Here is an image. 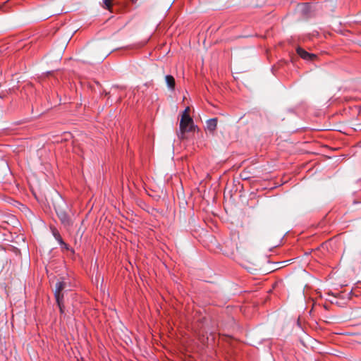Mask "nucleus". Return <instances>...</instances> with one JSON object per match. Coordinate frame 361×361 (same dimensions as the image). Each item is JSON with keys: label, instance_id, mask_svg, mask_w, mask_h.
<instances>
[{"label": "nucleus", "instance_id": "1", "mask_svg": "<svg viewBox=\"0 0 361 361\" xmlns=\"http://www.w3.org/2000/svg\"><path fill=\"white\" fill-rule=\"evenodd\" d=\"M56 214L61 224L65 228H69L73 225V220L68 213L69 207L66 201L60 196V200L54 204Z\"/></svg>", "mask_w": 361, "mask_h": 361}, {"label": "nucleus", "instance_id": "2", "mask_svg": "<svg viewBox=\"0 0 361 361\" xmlns=\"http://www.w3.org/2000/svg\"><path fill=\"white\" fill-rule=\"evenodd\" d=\"M71 288L70 280L65 277H60L55 285L54 298L56 300H63V290H68Z\"/></svg>", "mask_w": 361, "mask_h": 361}, {"label": "nucleus", "instance_id": "3", "mask_svg": "<svg viewBox=\"0 0 361 361\" xmlns=\"http://www.w3.org/2000/svg\"><path fill=\"white\" fill-rule=\"evenodd\" d=\"M194 125L192 118L191 117L181 116V119L180 121V130L178 133V137L181 140L184 139L185 133L192 131Z\"/></svg>", "mask_w": 361, "mask_h": 361}, {"label": "nucleus", "instance_id": "4", "mask_svg": "<svg viewBox=\"0 0 361 361\" xmlns=\"http://www.w3.org/2000/svg\"><path fill=\"white\" fill-rule=\"evenodd\" d=\"M141 183L142 187L143 188L145 192L151 196V197H160L162 194H166V192L164 190V186H156L154 184L149 185L146 182H139Z\"/></svg>", "mask_w": 361, "mask_h": 361}, {"label": "nucleus", "instance_id": "5", "mask_svg": "<svg viewBox=\"0 0 361 361\" xmlns=\"http://www.w3.org/2000/svg\"><path fill=\"white\" fill-rule=\"evenodd\" d=\"M103 47L104 46L102 44H99L94 48L93 51V56L94 58L97 57L99 60H103L111 52L109 49L104 50Z\"/></svg>", "mask_w": 361, "mask_h": 361}, {"label": "nucleus", "instance_id": "6", "mask_svg": "<svg viewBox=\"0 0 361 361\" xmlns=\"http://www.w3.org/2000/svg\"><path fill=\"white\" fill-rule=\"evenodd\" d=\"M225 188L230 190L231 192H237L238 191L241 192L244 189V186L242 182H226Z\"/></svg>", "mask_w": 361, "mask_h": 361}, {"label": "nucleus", "instance_id": "7", "mask_svg": "<svg viewBox=\"0 0 361 361\" xmlns=\"http://www.w3.org/2000/svg\"><path fill=\"white\" fill-rule=\"evenodd\" d=\"M296 51L301 58L307 61H313L317 58V55L310 54L301 47H298Z\"/></svg>", "mask_w": 361, "mask_h": 361}, {"label": "nucleus", "instance_id": "8", "mask_svg": "<svg viewBox=\"0 0 361 361\" xmlns=\"http://www.w3.org/2000/svg\"><path fill=\"white\" fill-rule=\"evenodd\" d=\"M216 126H217V118H216L209 119L207 121V128L209 132L214 133L216 128Z\"/></svg>", "mask_w": 361, "mask_h": 361}, {"label": "nucleus", "instance_id": "9", "mask_svg": "<svg viewBox=\"0 0 361 361\" xmlns=\"http://www.w3.org/2000/svg\"><path fill=\"white\" fill-rule=\"evenodd\" d=\"M51 233H52L53 236L54 237L56 240L59 243V244L63 245L64 241H63V238H61L59 231L54 227H51Z\"/></svg>", "mask_w": 361, "mask_h": 361}, {"label": "nucleus", "instance_id": "10", "mask_svg": "<svg viewBox=\"0 0 361 361\" xmlns=\"http://www.w3.org/2000/svg\"><path fill=\"white\" fill-rule=\"evenodd\" d=\"M165 80L166 82L167 86L172 90L175 89L176 82L174 78L171 75H168L165 77Z\"/></svg>", "mask_w": 361, "mask_h": 361}, {"label": "nucleus", "instance_id": "11", "mask_svg": "<svg viewBox=\"0 0 361 361\" xmlns=\"http://www.w3.org/2000/svg\"><path fill=\"white\" fill-rule=\"evenodd\" d=\"M298 9L302 13H307L310 9V5L307 3H303L298 5Z\"/></svg>", "mask_w": 361, "mask_h": 361}, {"label": "nucleus", "instance_id": "12", "mask_svg": "<svg viewBox=\"0 0 361 361\" xmlns=\"http://www.w3.org/2000/svg\"><path fill=\"white\" fill-rule=\"evenodd\" d=\"M56 302L57 306L59 308L61 314H65V306L63 304V300H56Z\"/></svg>", "mask_w": 361, "mask_h": 361}, {"label": "nucleus", "instance_id": "13", "mask_svg": "<svg viewBox=\"0 0 361 361\" xmlns=\"http://www.w3.org/2000/svg\"><path fill=\"white\" fill-rule=\"evenodd\" d=\"M112 1L113 0H103L104 4H105L106 8L107 9H110V8L111 7V6H112V4H111Z\"/></svg>", "mask_w": 361, "mask_h": 361}, {"label": "nucleus", "instance_id": "14", "mask_svg": "<svg viewBox=\"0 0 361 361\" xmlns=\"http://www.w3.org/2000/svg\"><path fill=\"white\" fill-rule=\"evenodd\" d=\"M189 112H190V107L188 106L185 108V109L183 112L182 116H185L186 117H190L189 115Z\"/></svg>", "mask_w": 361, "mask_h": 361}, {"label": "nucleus", "instance_id": "15", "mask_svg": "<svg viewBox=\"0 0 361 361\" xmlns=\"http://www.w3.org/2000/svg\"><path fill=\"white\" fill-rule=\"evenodd\" d=\"M62 249H65L66 250H68L70 249V247L68 244H66L65 242H64V244L63 245H60Z\"/></svg>", "mask_w": 361, "mask_h": 361}, {"label": "nucleus", "instance_id": "16", "mask_svg": "<svg viewBox=\"0 0 361 361\" xmlns=\"http://www.w3.org/2000/svg\"><path fill=\"white\" fill-rule=\"evenodd\" d=\"M14 183V185L16 186V188H18V190H19L20 188V184L18 183V182H16V181H14L13 182Z\"/></svg>", "mask_w": 361, "mask_h": 361}, {"label": "nucleus", "instance_id": "17", "mask_svg": "<svg viewBox=\"0 0 361 361\" xmlns=\"http://www.w3.org/2000/svg\"><path fill=\"white\" fill-rule=\"evenodd\" d=\"M247 180V177H244L243 178V180Z\"/></svg>", "mask_w": 361, "mask_h": 361}, {"label": "nucleus", "instance_id": "18", "mask_svg": "<svg viewBox=\"0 0 361 361\" xmlns=\"http://www.w3.org/2000/svg\"><path fill=\"white\" fill-rule=\"evenodd\" d=\"M133 3H136L137 0H130Z\"/></svg>", "mask_w": 361, "mask_h": 361}, {"label": "nucleus", "instance_id": "19", "mask_svg": "<svg viewBox=\"0 0 361 361\" xmlns=\"http://www.w3.org/2000/svg\"><path fill=\"white\" fill-rule=\"evenodd\" d=\"M132 183L135 185V186H137L136 184H135V181H133Z\"/></svg>", "mask_w": 361, "mask_h": 361}]
</instances>
